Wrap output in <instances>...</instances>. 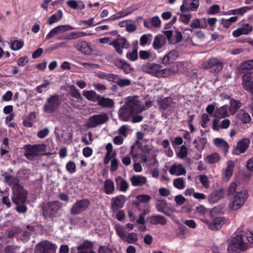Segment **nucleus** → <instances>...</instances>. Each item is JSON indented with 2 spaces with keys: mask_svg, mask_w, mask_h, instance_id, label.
<instances>
[{
  "mask_svg": "<svg viewBox=\"0 0 253 253\" xmlns=\"http://www.w3.org/2000/svg\"><path fill=\"white\" fill-rule=\"evenodd\" d=\"M141 111L140 101L136 97L131 98L119 109L118 111L119 119L127 122L130 117Z\"/></svg>",
  "mask_w": 253,
  "mask_h": 253,
  "instance_id": "f257e3e1",
  "label": "nucleus"
},
{
  "mask_svg": "<svg viewBox=\"0 0 253 253\" xmlns=\"http://www.w3.org/2000/svg\"><path fill=\"white\" fill-rule=\"evenodd\" d=\"M28 193L27 190L17 183V212L24 213L27 211L25 203Z\"/></svg>",
  "mask_w": 253,
  "mask_h": 253,
  "instance_id": "f03ea898",
  "label": "nucleus"
},
{
  "mask_svg": "<svg viewBox=\"0 0 253 253\" xmlns=\"http://www.w3.org/2000/svg\"><path fill=\"white\" fill-rule=\"evenodd\" d=\"M248 249V246L244 243L243 237L238 235L234 237L228 246V251L229 253H240L241 251H245Z\"/></svg>",
  "mask_w": 253,
  "mask_h": 253,
  "instance_id": "7ed1b4c3",
  "label": "nucleus"
},
{
  "mask_svg": "<svg viewBox=\"0 0 253 253\" xmlns=\"http://www.w3.org/2000/svg\"><path fill=\"white\" fill-rule=\"evenodd\" d=\"M60 104L61 99L59 94L56 93L50 95L43 106V111L48 114L54 113L58 109Z\"/></svg>",
  "mask_w": 253,
  "mask_h": 253,
  "instance_id": "20e7f679",
  "label": "nucleus"
},
{
  "mask_svg": "<svg viewBox=\"0 0 253 253\" xmlns=\"http://www.w3.org/2000/svg\"><path fill=\"white\" fill-rule=\"evenodd\" d=\"M59 209L58 202H48L42 207V215L45 218H53L55 216Z\"/></svg>",
  "mask_w": 253,
  "mask_h": 253,
  "instance_id": "39448f33",
  "label": "nucleus"
},
{
  "mask_svg": "<svg viewBox=\"0 0 253 253\" xmlns=\"http://www.w3.org/2000/svg\"><path fill=\"white\" fill-rule=\"evenodd\" d=\"M90 205V201L84 199L77 201L70 209V213L72 215H77L85 211Z\"/></svg>",
  "mask_w": 253,
  "mask_h": 253,
  "instance_id": "423d86ee",
  "label": "nucleus"
},
{
  "mask_svg": "<svg viewBox=\"0 0 253 253\" xmlns=\"http://www.w3.org/2000/svg\"><path fill=\"white\" fill-rule=\"evenodd\" d=\"M248 192L247 190H243L237 192L234 196L232 202V209L233 210H237L241 208L248 199Z\"/></svg>",
  "mask_w": 253,
  "mask_h": 253,
  "instance_id": "0eeeda50",
  "label": "nucleus"
},
{
  "mask_svg": "<svg viewBox=\"0 0 253 253\" xmlns=\"http://www.w3.org/2000/svg\"><path fill=\"white\" fill-rule=\"evenodd\" d=\"M108 119L109 118L106 113L94 115L89 117L87 125L89 128L95 127L98 125L105 123Z\"/></svg>",
  "mask_w": 253,
  "mask_h": 253,
  "instance_id": "6e6552de",
  "label": "nucleus"
},
{
  "mask_svg": "<svg viewBox=\"0 0 253 253\" xmlns=\"http://www.w3.org/2000/svg\"><path fill=\"white\" fill-rule=\"evenodd\" d=\"M109 44L114 47L116 52L119 55L123 54L124 48L127 49L130 46L129 42L125 38H120L114 40Z\"/></svg>",
  "mask_w": 253,
  "mask_h": 253,
  "instance_id": "1a4fd4ad",
  "label": "nucleus"
},
{
  "mask_svg": "<svg viewBox=\"0 0 253 253\" xmlns=\"http://www.w3.org/2000/svg\"><path fill=\"white\" fill-rule=\"evenodd\" d=\"M161 65L155 63L148 62L142 65L141 69L143 72L158 78V74Z\"/></svg>",
  "mask_w": 253,
  "mask_h": 253,
  "instance_id": "9d476101",
  "label": "nucleus"
},
{
  "mask_svg": "<svg viewBox=\"0 0 253 253\" xmlns=\"http://www.w3.org/2000/svg\"><path fill=\"white\" fill-rule=\"evenodd\" d=\"M203 66L206 69H211L215 73H218L222 69L223 64L217 58H213L205 62Z\"/></svg>",
  "mask_w": 253,
  "mask_h": 253,
  "instance_id": "9b49d317",
  "label": "nucleus"
},
{
  "mask_svg": "<svg viewBox=\"0 0 253 253\" xmlns=\"http://www.w3.org/2000/svg\"><path fill=\"white\" fill-rule=\"evenodd\" d=\"M74 47L78 50L86 55H90L92 50L89 43L85 41L78 40L74 44Z\"/></svg>",
  "mask_w": 253,
  "mask_h": 253,
  "instance_id": "f8f14e48",
  "label": "nucleus"
},
{
  "mask_svg": "<svg viewBox=\"0 0 253 253\" xmlns=\"http://www.w3.org/2000/svg\"><path fill=\"white\" fill-rule=\"evenodd\" d=\"M250 141L249 138H244L240 140L236 147L233 151V154L236 155H239L241 153H244L248 148Z\"/></svg>",
  "mask_w": 253,
  "mask_h": 253,
  "instance_id": "ddd939ff",
  "label": "nucleus"
},
{
  "mask_svg": "<svg viewBox=\"0 0 253 253\" xmlns=\"http://www.w3.org/2000/svg\"><path fill=\"white\" fill-rule=\"evenodd\" d=\"M114 64L118 68L122 69L126 74H129L134 70L129 64L121 59L115 60Z\"/></svg>",
  "mask_w": 253,
  "mask_h": 253,
  "instance_id": "4468645a",
  "label": "nucleus"
},
{
  "mask_svg": "<svg viewBox=\"0 0 253 253\" xmlns=\"http://www.w3.org/2000/svg\"><path fill=\"white\" fill-rule=\"evenodd\" d=\"M225 222L226 219L224 217H217L208 224V227L212 230L217 231L222 227Z\"/></svg>",
  "mask_w": 253,
  "mask_h": 253,
  "instance_id": "2eb2a0df",
  "label": "nucleus"
},
{
  "mask_svg": "<svg viewBox=\"0 0 253 253\" xmlns=\"http://www.w3.org/2000/svg\"><path fill=\"white\" fill-rule=\"evenodd\" d=\"M41 146L39 145H29L27 146L25 155L29 160H33L38 155Z\"/></svg>",
  "mask_w": 253,
  "mask_h": 253,
  "instance_id": "dca6fc26",
  "label": "nucleus"
},
{
  "mask_svg": "<svg viewBox=\"0 0 253 253\" xmlns=\"http://www.w3.org/2000/svg\"><path fill=\"white\" fill-rule=\"evenodd\" d=\"M224 194L225 191L222 188L215 190L210 195L209 201L211 203H215L223 198Z\"/></svg>",
  "mask_w": 253,
  "mask_h": 253,
  "instance_id": "f3484780",
  "label": "nucleus"
},
{
  "mask_svg": "<svg viewBox=\"0 0 253 253\" xmlns=\"http://www.w3.org/2000/svg\"><path fill=\"white\" fill-rule=\"evenodd\" d=\"M112 208L114 211H118L122 208L125 202V196L123 195H119L112 199Z\"/></svg>",
  "mask_w": 253,
  "mask_h": 253,
  "instance_id": "a211bd4d",
  "label": "nucleus"
},
{
  "mask_svg": "<svg viewBox=\"0 0 253 253\" xmlns=\"http://www.w3.org/2000/svg\"><path fill=\"white\" fill-rule=\"evenodd\" d=\"M166 43V38L163 35L159 34L154 38L152 43L153 48L155 50H159L162 48Z\"/></svg>",
  "mask_w": 253,
  "mask_h": 253,
  "instance_id": "6ab92c4d",
  "label": "nucleus"
},
{
  "mask_svg": "<svg viewBox=\"0 0 253 253\" xmlns=\"http://www.w3.org/2000/svg\"><path fill=\"white\" fill-rule=\"evenodd\" d=\"M75 28L72 26L69 25H61L58 26L57 27H55L52 29L49 33L46 35V38L47 39H50V38L54 37L55 34L58 33L60 31H66L68 30H73Z\"/></svg>",
  "mask_w": 253,
  "mask_h": 253,
  "instance_id": "aec40b11",
  "label": "nucleus"
},
{
  "mask_svg": "<svg viewBox=\"0 0 253 253\" xmlns=\"http://www.w3.org/2000/svg\"><path fill=\"white\" fill-rule=\"evenodd\" d=\"M40 248L35 251V253H54L55 249L54 246L49 243L40 244Z\"/></svg>",
  "mask_w": 253,
  "mask_h": 253,
  "instance_id": "412c9836",
  "label": "nucleus"
},
{
  "mask_svg": "<svg viewBox=\"0 0 253 253\" xmlns=\"http://www.w3.org/2000/svg\"><path fill=\"white\" fill-rule=\"evenodd\" d=\"M178 56L176 51L172 50L164 56L162 61V64L165 65L171 64L177 58Z\"/></svg>",
  "mask_w": 253,
  "mask_h": 253,
  "instance_id": "4be33fe9",
  "label": "nucleus"
},
{
  "mask_svg": "<svg viewBox=\"0 0 253 253\" xmlns=\"http://www.w3.org/2000/svg\"><path fill=\"white\" fill-rule=\"evenodd\" d=\"M130 181L133 186H142L147 182V178L143 176L133 175L130 178Z\"/></svg>",
  "mask_w": 253,
  "mask_h": 253,
  "instance_id": "5701e85b",
  "label": "nucleus"
},
{
  "mask_svg": "<svg viewBox=\"0 0 253 253\" xmlns=\"http://www.w3.org/2000/svg\"><path fill=\"white\" fill-rule=\"evenodd\" d=\"M97 104L103 108H112L114 106V102L111 98L100 95Z\"/></svg>",
  "mask_w": 253,
  "mask_h": 253,
  "instance_id": "b1692460",
  "label": "nucleus"
},
{
  "mask_svg": "<svg viewBox=\"0 0 253 253\" xmlns=\"http://www.w3.org/2000/svg\"><path fill=\"white\" fill-rule=\"evenodd\" d=\"M169 172L172 175H181L186 173V170L181 164H173L169 168Z\"/></svg>",
  "mask_w": 253,
  "mask_h": 253,
  "instance_id": "393cba45",
  "label": "nucleus"
},
{
  "mask_svg": "<svg viewBox=\"0 0 253 253\" xmlns=\"http://www.w3.org/2000/svg\"><path fill=\"white\" fill-rule=\"evenodd\" d=\"M228 106L227 105H224L221 107L216 109L214 117L216 118L222 119L225 118L229 116L228 110Z\"/></svg>",
  "mask_w": 253,
  "mask_h": 253,
  "instance_id": "a878e982",
  "label": "nucleus"
},
{
  "mask_svg": "<svg viewBox=\"0 0 253 253\" xmlns=\"http://www.w3.org/2000/svg\"><path fill=\"white\" fill-rule=\"evenodd\" d=\"M167 207V203L165 200H158L156 204V209L160 212L164 213L166 215L171 217V214L168 211H165V209Z\"/></svg>",
  "mask_w": 253,
  "mask_h": 253,
  "instance_id": "bb28decb",
  "label": "nucleus"
},
{
  "mask_svg": "<svg viewBox=\"0 0 253 253\" xmlns=\"http://www.w3.org/2000/svg\"><path fill=\"white\" fill-rule=\"evenodd\" d=\"M214 144L220 149H223L224 153L226 155L229 150L228 143L221 138H216L213 140Z\"/></svg>",
  "mask_w": 253,
  "mask_h": 253,
  "instance_id": "cd10ccee",
  "label": "nucleus"
},
{
  "mask_svg": "<svg viewBox=\"0 0 253 253\" xmlns=\"http://www.w3.org/2000/svg\"><path fill=\"white\" fill-rule=\"evenodd\" d=\"M172 102V99L169 97L160 99L157 101V104L159 106V109L163 111H165L170 107Z\"/></svg>",
  "mask_w": 253,
  "mask_h": 253,
  "instance_id": "c85d7f7f",
  "label": "nucleus"
},
{
  "mask_svg": "<svg viewBox=\"0 0 253 253\" xmlns=\"http://www.w3.org/2000/svg\"><path fill=\"white\" fill-rule=\"evenodd\" d=\"M150 223L152 225L159 224L161 225H165L167 223V219L166 217L161 215H155L150 217Z\"/></svg>",
  "mask_w": 253,
  "mask_h": 253,
  "instance_id": "c756f323",
  "label": "nucleus"
},
{
  "mask_svg": "<svg viewBox=\"0 0 253 253\" xmlns=\"http://www.w3.org/2000/svg\"><path fill=\"white\" fill-rule=\"evenodd\" d=\"M208 143L206 138L198 137L193 141L195 148L198 151L201 152Z\"/></svg>",
  "mask_w": 253,
  "mask_h": 253,
  "instance_id": "7c9ffc66",
  "label": "nucleus"
},
{
  "mask_svg": "<svg viewBox=\"0 0 253 253\" xmlns=\"http://www.w3.org/2000/svg\"><path fill=\"white\" fill-rule=\"evenodd\" d=\"M83 95L89 101L97 102L100 97L99 94H97L94 90H84Z\"/></svg>",
  "mask_w": 253,
  "mask_h": 253,
  "instance_id": "2f4dec72",
  "label": "nucleus"
},
{
  "mask_svg": "<svg viewBox=\"0 0 253 253\" xmlns=\"http://www.w3.org/2000/svg\"><path fill=\"white\" fill-rule=\"evenodd\" d=\"M104 192L107 195L112 194L115 191V185L113 181L110 179H107L104 181Z\"/></svg>",
  "mask_w": 253,
  "mask_h": 253,
  "instance_id": "473e14b6",
  "label": "nucleus"
},
{
  "mask_svg": "<svg viewBox=\"0 0 253 253\" xmlns=\"http://www.w3.org/2000/svg\"><path fill=\"white\" fill-rule=\"evenodd\" d=\"M91 34L87 33L83 31H74L71 32L67 35V39L68 40H72L76 39L78 38L85 37L87 36H90Z\"/></svg>",
  "mask_w": 253,
  "mask_h": 253,
  "instance_id": "72a5a7b5",
  "label": "nucleus"
},
{
  "mask_svg": "<svg viewBox=\"0 0 253 253\" xmlns=\"http://www.w3.org/2000/svg\"><path fill=\"white\" fill-rule=\"evenodd\" d=\"M117 185L119 186V189L121 191L126 192L128 188V184L126 180L119 176L116 178Z\"/></svg>",
  "mask_w": 253,
  "mask_h": 253,
  "instance_id": "f704fd0d",
  "label": "nucleus"
},
{
  "mask_svg": "<svg viewBox=\"0 0 253 253\" xmlns=\"http://www.w3.org/2000/svg\"><path fill=\"white\" fill-rule=\"evenodd\" d=\"M252 7L250 6H244L239 8L231 9L228 11L229 14L243 15L248 11L252 9Z\"/></svg>",
  "mask_w": 253,
  "mask_h": 253,
  "instance_id": "c9c22d12",
  "label": "nucleus"
},
{
  "mask_svg": "<svg viewBox=\"0 0 253 253\" xmlns=\"http://www.w3.org/2000/svg\"><path fill=\"white\" fill-rule=\"evenodd\" d=\"M234 162L230 160L227 162V167L225 170L224 176L225 178L228 179L233 174L234 169Z\"/></svg>",
  "mask_w": 253,
  "mask_h": 253,
  "instance_id": "e433bc0d",
  "label": "nucleus"
},
{
  "mask_svg": "<svg viewBox=\"0 0 253 253\" xmlns=\"http://www.w3.org/2000/svg\"><path fill=\"white\" fill-rule=\"evenodd\" d=\"M177 71V69H174L173 68H166L162 69L160 68L159 71V74H158V78H166L170 76L171 74L175 73Z\"/></svg>",
  "mask_w": 253,
  "mask_h": 253,
  "instance_id": "4c0bfd02",
  "label": "nucleus"
},
{
  "mask_svg": "<svg viewBox=\"0 0 253 253\" xmlns=\"http://www.w3.org/2000/svg\"><path fill=\"white\" fill-rule=\"evenodd\" d=\"M63 16V13L61 10H58L57 14H54L49 17L48 20V24L52 25V24L59 21Z\"/></svg>",
  "mask_w": 253,
  "mask_h": 253,
  "instance_id": "58836bf2",
  "label": "nucleus"
},
{
  "mask_svg": "<svg viewBox=\"0 0 253 253\" xmlns=\"http://www.w3.org/2000/svg\"><path fill=\"white\" fill-rule=\"evenodd\" d=\"M241 107V104L239 101L232 99L230 101V106L228 109L230 112L234 114Z\"/></svg>",
  "mask_w": 253,
  "mask_h": 253,
  "instance_id": "ea45409f",
  "label": "nucleus"
},
{
  "mask_svg": "<svg viewBox=\"0 0 253 253\" xmlns=\"http://www.w3.org/2000/svg\"><path fill=\"white\" fill-rule=\"evenodd\" d=\"M138 46H135L131 52L128 51L126 53V57L131 61H134L138 58Z\"/></svg>",
  "mask_w": 253,
  "mask_h": 253,
  "instance_id": "a19ab883",
  "label": "nucleus"
},
{
  "mask_svg": "<svg viewBox=\"0 0 253 253\" xmlns=\"http://www.w3.org/2000/svg\"><path fill=\"white\" fill-rule=\"evenodd\" d=\"M138 240L137 234L132 232L126 236V238L123 240L124 241L128 244H134Z\"/></svg>",
  "mask_w": 253,
  "mask_h": 253,
  "instance_id": "79ce46f5",
  "label": "nucleus"
},
{
  "mask_svg": "<svg viewBox=\"0 0 253 253\" xmlns=\"http://www.w3.org/2000/svg\"><path fill=\"white\" fill-rule=\"evenodd\" d=\"M207 160L210 164H213L220 160V156L217 153H213L207 156Z\"/></svg>",
  "mask_w": 253,
  "mask_h": 253,
  "instance_id": "37998d69",
  "label": "nucleus"
},
{
  "mask_svg": "<svg viewBox=\"0 0 253 253\" xmlns=\"http://www.w3.org/2000/svg\"><path fill=\"white\" fill-rule=\"evenodd\" d=\"M30 173V170L27 169L20 170L18 172H17V183L19 184L18 181H19L20 179H24L28 177Z\"/></svg>",
  "mask_w": 253,
  "mask_h": 253,
  "instance_id": "c03bdc74",
  "label": "nucleus"
},
{
  "mask_svg": "<svg viewBox=\"0 0 253 253\" xmlns=\"http://www.w3.org/2000/svg\"><path fill=\"white\" fill-rule=\"evenodd\" d=\"M115 228L117 234L122 240H123L126 235L125 233L126 231L124 227L120 224H118L115 226Z\"/></svg>",
  "mask_w": 253,
  "mask_h": 253,
  "instance_id": "a18cd8bd",
  "label": "nucleus"
},
{
  "mask_svg": "<svg viewBox=\"0 0 253 253\" xmlns=\"http://www.w3.org/2000/svg\"><path fill=\"white\" fill-rule=\"evenodd\" d=\"M70 94L73 97L75 98L77 100L82 99L80 93L74 85L70 87Z\"/></svg>",
  "mask_w": 253,
  "mask_h": 253,
  "instance_id": "49530a36",
  "label": "nucleus"
},
{
  "mask_svg": "<svg viewBox=\"0 0 253 253\" xmlns=\"http://www.w3.org/2000/svg\"><path fill=\"white\" fill-rule=\"evenodd\" d=\"M173 186L178 189L184 188V181L183 178H175L173 182Z\"/></svg>",
  "mask_w": 253,
  "mask_h": 253,
  "instance_id": "de8ad7c7",
  "label": "nucleus"
},
{
  "mask_svg": "<svg viewBox=\"0 0 253 253\" xmlns=\"http://www.w3.org/2000/svg\"><path fill=\"white\" fill-rule=\"evenodd\" d=\"M92 246L93 244L92 242L89 241H85L78 246L77 250L78 251H81L82 250H89L92 248Z\"/></svg>",
  "mask_w": 253,
  "mask_h": 253,
  "instance_id": "09e8293b",
  "label": "nucleus"
},
{
  "mask_svg": "<svg viewBox=\"0 0 253 253\" xmlns=\"http://www.w3.org/2000/svg\"><path fill=\"white\" fill-rule=\"evenodd\" d=\"M130 84V80L126 78L123 79L120 77L117 84L120 87H124L129 86Z\"/></svg>",
  "mask_w": 253,
  "mask_h": 253,
  "instance_id": "8fccbe9b",
  "label": "nucleus"
},
{
  "mask_svg": "<svg viewBox=\"0 0 253 253\" xmlns=\"http://www.w3.org/2000/svg\"><path fill=\"white\" fill-rule=\"evenodd\" d=\"M191 14L190 13L188 14H180L179 21L185 25L188 24L191 18Z\"/></svg>",
  "mask_w": 253,
  "mask_h": 253,
  "instance_id": "3c124183",
  "label": "nucleus"
},
{
  "mask_svg": "<svg viewBox=\"0 0 253 253\" xmlns=\"http://www.w3.org/2000/svg\"><path fill=\"white\" fill-rule=\"evenodd\" d=\"M66 169L69 173H73L76 171V165L73 161H70L67 163Z\"/></svg>",
  "mask_w": 253,
  "mask_h": 253,
  "instance_id": "603ef678",
  "label": "nucleus"
},
{
  "mask_svg": "<svg viewBox=\"0 0 253 253\" xmlns=\"http://www.w3.org/2000/svg\"><path fill=\"white\" fill-rule=\"evenodd\" d=\"M152 35L150 34L143 35L140 39V45L144 46L148 42L149 39H150Z\"/></svg>",
  "mask_w": 253,
  "mask_h": 253,
  "instance_id": "864d4df0",
  "label": "nucleus"
},
{
  "mask_svg": "<svg viewBox=\"0 0 253 253\" xmlns=\"http://www.w3.org/2000/svg\"><path fill=\"white\" fill-rule=\"evenodd\" d=\"M136 199L140 203H147L151 199V197L148 195H138Z\"/></svg>",
  "mask_w": 253,
  "mask_h": 253,
  "instance_id": "5fc2aeb1",
  "label": "nucleus"
},
{
  "mask_svg": "<svg viewBox=\"0 0 253 253\" xmlns=\"http://www.w3.org/2000/svg\"><path fill=\"white\" fill-rule=\"evenodd\" d=\"M4 180L6 183L10 185H12L14 187L15 185V178L13 176H11L7 173L4 174Z\"/></svg>",
  "mask_w": 253,
  "mask_h": 253,
  "instance_id": "6e6d98bb",
  "label": "nucleus"
},
{
  "mask_svg": "<svg viewBox=\"0 0 253 253\" xmlns=\"http://www.w3.org/2000/svg\"><path fill=\"white\" fill-rule=\"evenodd\" d=\"M241 68L243 70L253 69V59L243 62L241 65Z\"/></svg>",
  "mask_w": 253,
  "mask_h": 253,
  "instance_id": "4d7b16f0",
  "label": "nucleus"
},
{
  "mask_svg": "<svg viewBox=\"0 0 253 253\" xmlns=\"http://www.w3.org/2000/svg\"><path fill=\"white\" fill-rule=\"evenodd\" d=\"M200 181L202 185L206 188L210 187L209 180L208 177L205 175H200L199 176Z\"/></svg>",
  "mask_w": 253,
  "mask_h": 253,
  "instance_id": "13d9d810",
  "label": "nucleus"
},
{
  "mask_svg": "<svg viewBox=\"0 0 253 253\" xmlns=\"http://www.w3.org/2000/svg\"><path fill=\"white\" fill-rule=\"evenodd\" d=\"M242 85L243 88L249 92L251 94L252 97L253 98V81H251Z\"/></svg>",
  "mask_w": 253,
  "mask_h": 253,
  "instance_id": "bf43d9fd",
  "label": "nucleus"
},
{
  "mask_svg": "<svg viewBox=\"0 0 253 253\" xmlns=\"http://www.w3.org/2000/svg\"><path fill=\"white\" fill-rule=\"evenodd\" d=\"M136 145H138V147L140 148V150L145 153H149L151 150V148L148 145H143L140 142L136 141Z\"/></svg>",
  "mask_w": 253,
  "mask_h": 253,
  "instance_id": "052dcab7",
  "label": "nucleus"
},
{
  "mask_svg": "<svg viewBox=\"0 0 253 253\" xmlns=\"http://www.w3.org/2000/svg\"><path fill=\"white\" fill-rule=\"evenodd\" d=\"M240 29L244 35H247L253 30V27L249 24H245Z\"/></svg>",
  "mask_w": 253,
  "mask_h": 253,
  "instance_id": "680f3d73",
  "label": "nucleus"
},
{
  "mask_svg": "<svg viewBox=\"0 0 253 253\" xmlns=\"http://www.w3.org/2000/svg\"><path fill=\"white\" fill-rule=\"evenodd\" d=\"M151 25L154 27H159L161 21L158 16H154L150 19Z\"/></svg>",
  "mask_w": 253,
  "mask_h": 253,
  "instance_id": "e2e57ef3",
  "label": "nucleus"
},
{
  "mask_svg": "<svg viewBox=\"0 0 253 253\" xmlns=\"http://www.w3.org/2000/svg\"><path fill=\"white\" fill-rule=\"evenodd\" d=\"M220 10V7L219 5L217 4H214L211 6L208 10V14H216Z\"/></svg>",
  "mask_w": 253,
  "mask_h": 253,
  "instance_id": "0e129e2a",
  "label": "nucleus"
},
{
  "mask_svg": "<svg viewBox=\"0 0 253 253\" xmlns=\"http://www.w3.org/2000/svg\"><path fill=\"white\" fill-rule=\"evenodd\" d=\"M252 80V75L251 73H246L244 74L242 77V85L248 83Z\"/></svg>",
  "mask_w": 253,
  "mask_h": 253,
  "instance_id": "69168bd1",
  "label": "nucleus"
},
{
  "mask_svg": "<svg viewBox=\"0 0 253 253\" xmlns=\"http://www.w3.org/2000/svg\"><path fill=\"white\" fill-rule=\"evenodd\" d=\"M146 214V211H143L141 213L139 214V218L136 220V223L138 224L144 225L145 224V216Z\"/></svg>",
  "mask_w": 253,
  "mask_h": 253,
  "instance_id": "338daca9",
  "label": "nucleus"
},
{
  "mask_svg": "<svg viewBox=\"0 0 253 253\" xmlns=\"http://www.w3.org/2000/svg\"><path fill=\"white\" fill-rule=\"evenodd\" d=\"M236 183L235 182L231 183L227 189V195L229 196L233 195L236 192Z\"/></svg>",
  "mask_w": 253,
  "mask_h": 253,
  "instance_id": "774afa93",
  "label": "nucleus"
}]
</instances>
